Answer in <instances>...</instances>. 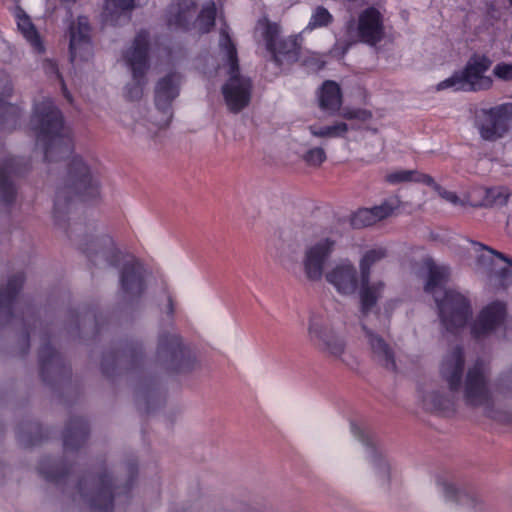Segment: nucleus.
<instances>
[{
    "label": "nucleus",
    "instance_id": "nucleus-1",
    "mask_svg": "<svg viewBox=\"0 0 512 512\" xmlns=\"http://www.w3.org/2000/svg\"><path fill=\"white\" fill-rule=\"evenodd\" d=\"M465 356L459 345L453 347L443 358L440 375L449 392L433 390L422 397L423 408L443 415L456 410L457 395L462 394L468 407L482 408L486 417L501 420L502 414L495 408L493 393L489 387L490 374L482 360L468 368L464 379Z\"/></svg>",
    "mask_w": 512,
    "mask_h": 512
},
{
    "label": "nucleus",
    "instance_id": "nucleus-2",
    "mask_svg": "<svg viewBox=\"0 0 512 512\" xmlns=\"http://www.w3.org/2000/svg\"><path fill=\"white\" fill-rule=\"evenodd\" d=\"M25 275L17 272L11 275L7 283L0 287V329L6 326H21L19 339V355L24 357L30 349V337L36 334L39 327L41 346L38 351L39 373L44 384L56 390L71 378V367L66 364L64 357L50 345L51 328L43 326L37 318L34 306L27 305L21 316L14 311L16 298L23 288Z\"/></svg>",
    "mask_w": 512,
    "mask_h": 512
},
{
    "label": "nucleus",
    "instance_id": "nucleus-3",
    "mask_svg": "<svg viewBox=\"0 0 512 512\" xmlns=\"http://www.w3.org/2000/svg\"><path fill=\"white\" fill-rule=\"evenodd\" d=\"M124 475L113 476L106 467L98 468L94 473L83 476L77 483V493L72 502L82 500L91 512H112L114 499L128 497L138 476V464L129 460L123 467Z\"/></svg>",
    "mask_w": 512,
    "mask_h": 512
},
{
    "label": "nucleus",
    "instance_id": "nucleus-4",
    "mask_svg": "<svg viewBox=\"0 0 512 512\" xmlns=\"http://www.w3.org/2000/svg\"><path fill=\"white\" fill-rule=\"evenodd\" d=\"M37 142L43 145L44 161L53 162L68 157L72 140L64 124L62 112L50 100L36 105L31 118Z\"/></svg>",
    "mask_w": 512,
    "mask_h": 512
},
{
    "label": "nucleus",
    "instance_id": "nucleus-5",
    "mask_svg": "<svg viewBox=\"0 0 512 512\" xmlns=\"http://www.w3.org/2000/svg\"><path fill=\"white\" fill-rule=\"evenodd\" d=\"M100 185L89 166L79 156L71 159L62 184L57 188L54 200V218L57 225L64 223L68 206L74 198L83 201L99 196Z\"/></svg>",
    "mask_w": 512,
    "mask_h": 512
},
{
    "label": "nucleus",
    "instance_id": "nucleus-6",
    "mask_svg": "<svg viewBox=\"0 0 512 512\" xmlns=\"http://www.w3.org/2000/svg\"><path fill=\"white\" fill-rule=\"evenodd\" d=\"M81 232L82 225L74 223L69 226L67 235L77 243L92 266L99 269L119 267L122 261V253L111 236L107 234L98 236L85 234L81 236Z\"/></svg>",
    "mask_w": 512,
    "mask_h": 512
},
{
    "label": "nucleus",
    "instance_id": "nucleus-7",
    "mask_svg": "<svg viewBox=\"0 0 512 512\" xmlns=\"http://www.w3.org/2000/svg\"><path fill=\"white\" fill-rule=\"evenodd\" d=\"M220 45L229 64V79L222 86V94L229 111L239 113L250 103L252 81L240 74L237 49L228 34H223Z\"/></svg>",
    "mask_w": 512,
    "mask_h": 512
},
{
    "label": "nucleus",
    "instance_id": "nucleus-8",
    "mask_svg": "<svg viewBox=\"0 0 512 512\" xmlns=\"http://www.w3.org/2000/svg\"><path fill=\"white\" fill-rule=\"evenodd\" d=\"M154 364L168 374L188 373L195 367V357L178 333L162 330L158 334Z\"/></svg>",
    "mask_w": 512,
    "mask_h": 512
},
{
    "label": "nucleus",
    "instance_id": "nucleus-9",
    "mask_svg": "<svg viewBox=\"0 0 512 512\" xmlns=\"http://www.w3.org/2000/svg\"><path fill=\"white\" fill-rule=\"evenodd\" d=\"M388 251L386 248L377 247L367 250L359 261L360 269V314L361 319L368 317L370 313L378 314L377 303L381 298L386 284L382 280L371 281L372 267L386 258Z\"/></svg>",
    "mask_w": 512,
    "mask_h": 512
},
{
    "label": "nucleus",
    "instance_id": "nucleus-10",
    "mask_svg": "<svg viewBox=\"0 0 512 512\" xmlns=\"http://www.w3.org/2000/svg\"><path fill=\"white\" fill-rule=\"evenodd\" d=\"M492 61L486 55L474 53L462 70L455 71L449 78L437 85V90L453 88L455 91L477 92L492 86V79L485 73Z\"/></svg>",
    "mask_w": 512,
    "mask_h": 512
},
{
    "label": "nucleus",
    "instance_id": "nucleus-11",
    "mask_svg": "<svg viewBox=\"0 0 512 512\" xmlns=\"http://www.w3.org/2000/svg\"><path fill=\"white\" fill-rule=\"evenodd\" d=\"M347 33L348 39L337 43L342 49V55L358 41L375 46L385 37L383 15L377 8L368 7L359 14L357 24L354 19L348 21Z\"/></svg>",
    "mask_w": 512,
    "mask_h": 512
},
{
    "label": "nucleus",
    "instance_id": "nucleus-12",
    "mask_svg": "<svg viewBox=\"0 0 512 512\" xmlns=\"http://www.w3.org/2000/svg\"><path fill=\"white\" fill-rule=\"evenodd\" d=\"M149 35L146 31L139 32L134 38L132 47L124 53V59L132 71V82L125 86V96L130 101H138L143 95L147 83L146 72L149 68Z\"/></svg>",
    "mask_w": 512,
    "mask_h": 512
},
{
    "label": "nucleus",
    "instance_id": "nucleus-13",
    "mask_svg": "<svg viewBox=\"0 0 512 512\" xmlns=\"http://www.w3.org/2000/svg\"><path fill=\"white\" fill-rule=\"evenodd\" d=\"M144 362L143 345L138 340H124L117 343L103 354L101 371L112 378L124 372L139 369Z\"/></svg>",
    "mask_w": 512,
    "mask_h": 512
},
{
    "label": "nucleus",
    "instance_id": "nucleus-14",
    "mask_svg": "<svg viewBox=\"0 0 512 512\" xmlns=\"http://www.w3.org/2000/svg\"><path fill=\"white\" fill-rule=\"evenodd\" d=\"M147 289L146 271L142 263L132 258L125 261L119 272V301L123 310H135Z\"/></svg>",
    "mask_w": 512,
    "mask_h": 512
},
{
    "label": "nucleus",
    "instance_id": "nucleus-15",
    "mask_svg": "<svg viewBox=\"0 0 512 512\" xmlns=\"http://www.w3.org/2000/svg\"><path fill=\"white\" fill-rule=\"evenodd\" d=\"M258 24L263 27L262 36L272 61L281 66L293 64L300 59L303 40L301 35L280 38L281 27L279 24L268 19L259 20Z\"/></svg>",
    "mask_w": 512,
    "mask_h": 512
},
{
    "label": "nucleus",
    "instance_id": "nucleus-16",
    "mask_svg": "<svg viewBox=\"0 0 512 512\" xmlns=\"http://www.w3.org/2000/svg\"><path fill=\"white\" fill-rule=\"evenodd\" d=\"M439 318L445 329L456 333L472 318L470 300L455 289H446L442 295H435Z\"/></svg>",
    "mask_w": 512,
    "mask_h": 512
},
{
    "label": "nucleus",
    "instance_id": "nucleus-17",
    "mask_svg": "<svg viewBox=\"0 0 512 512\" xmlns=\"http://www.w3.org/2000/svg\"><path fill=\"white\" fill-rule=\"evenodd\" d=\"M512 123V103H504L489 109H480L476 114V125L480 136L486 141L502 138Z\"/></svg>",
    "mask_w": 512,
    "mask_h": 512
},
{
    "label": "nucleus",
    "instance_id": "nucleus-18",
    "mask_svg": "<svg viewBox=\"0 0 512 512\" xmlns=\"http://www.w3.org/2000/svg\"><path fill=\"white\" fill-rule=\"evenodd\" d=\"M29 161L23 157L0 158V202L11 207L17 196V180L29 171Z\"/></svg>",
    "mask_w": 512,
    "mask_h": 512
},
{
    "label": "nucleus",
    "instance_id": "nucleus-19",
    "mask_svg": "<svg viewBox=\"0 0 512 512\" xmlns=\"http://www.w3.org/2000/svg\"><path fill=\"white\" fill-rule=\"evenodd\" d=\"M507 316L506 304L493 301L485 306L471 325V335L477 340H483L500 328Z\"/></svg>",
    "mask_w": 512,
    "mask_h": 512
},
{
    "label": "nucleus",
    "instance_id": "nucleus-20",
    "mask_svg": "<svg viewBox=\"0 0 512 512\" xmlns=\"http://www.w3.org/2000/svg\"><path fill=\"white\" fill-rule=\"evenodd\" d=\"M335 246V241L325 238L307 247L302 260L303 270L307 280L320 281L324 275V268Z\"/></svg>",
    "mask_w": 512,
    "mask_h": 512
},
{
    "label": "nucleus",
    "instance_id": "nucleus-21",
    "mask_svg": "<svg viewBox=\"0 0 512 512\" xmlns=\"http://www.w3.org/2000/svg\"><path fill=\"white\" fill-rule=\"evenodd\" d=\"M308 335L320 351L326 352L330 356L339 358L345 351L344 340L324 326L316 314L310 315Z\"/></svg>",
    "mask_w": 512,
    "mask_h": 512
},
{
    "label": "nucleus",
    "instance_id": "nucleus-22",
    "mask_svg": "<svg viewBox=\"0 0 512 512\" xmlns=\"http://www.w3.org/2000/svg\"><path fill=\"white\" fill-rule=\"evenodd\" d=\"M351 431L353 435L366 447L370 462L373 465L381 484L384 487H388L390 481V464L379 447L377 439L374 435L367 432L354 422H351Z\"/></svg>",
    "mask_w": 512,
    "mask_h": 512
},
{
    "label": "nucleus",
    "instance_id": "nucleus-23",
    "mask_svg": "<svg viewBox=\"0 0 512 512\" xmlns=\"http://www.w3.org/2000/svg\"><path fill=\"white\" fill-rule=\"evenodd\" d=\"M103 316L94 310L83 312L70 310L67 315V323L64 330L71 338H88L98 335L102 329Z\"/></svg>",
    "mask_w": 512,
    "mask_h": 512
},
{
    "label": "nucleus",
    "instance_id": "nucleus-24",
    "mask_svg": "<svg viewBox=\"0 0 512 512\" xmlns=\"http://www.w3.org/2000/svg\"><path fill=\"white\" fill-rule=\"evenodd\" d=\"M325 279L340 295L351 296L360 291V275L348 259L337 263L325 274Z\"/></svg>",
    "mask_w": 512,
    "mask_h": 512
},
{
    "label": "nucleus",
    "instance_id": "nucleus-25",
    "mask_svg": "<svg viewBox=\"0 0 512 512\" xmlns=\"http://www.w3.org/2000/svg\"><path fill=\"white\" fill-rule=\"evenodd\" d=\"M91 27L88 18L79 16L69 27V53L72 62L77 59L87 60L91 55Z\"/></svg>",
    "mask_w": 512,
    "mask_h": 512
},
{
    "label": "nucleus",
    "instance_id": "nucleus-26",
    "mask_svg": "<svg viewBox=\"0 0 512 512\" xmlns=\"http://www.w3.org/2000/svg\"><path fill=\"white\" fill-rule=\"evenodd\" d=\"M176 77L175 73H169L161 78L155 87V105L165 117V124H168L172 119V102L179 95V85Z\"/></svg>",
    "mask_w": 512,
    "mask_h": 512
},
{
    "label": "nucleus",
    "instance_id": "nucleus-27",
    "mask_svg": "<svg viewBox=\"0 0 512 512\" xmlns=\"http://www.w3.org/2000/svg\"><path fill=\"white\" fill-rule=\"evenodd\" d=\"M89 434V424L83 417H70L63 431L64 453H74L80 450L86 444Z\"/></svg>",
    "mask_w": 512,
    "mask_h": 512
},
{
    "label": "nucleus",
    "instance_id": "nucleus-28",
    "mask_svg": "<svg viewBox=\"0 0 512 512\" xmlns=\"http://www.w3.org/2000/svg\"><path fill=\"white\" fill-rule=\"evenodd\" d=\"M197 8V3L194 0H176L167 9L168 25L183 31H190L194 26Z\"/></svg>",
    "mask_w": 512,
    "mask_h": 512
},
{
    "label": "nucleus",
    "instance_id": "nucleus-29",
    "mask_svg": "<svg viewBox=\"0 0 512 512\" xmlns=\"http://www.w3.org/2000/svg\"><path fill=\"white\" fill-rule=\"evenodd\" d=\"M135 397L138 405L143 403L147 413L160 406L164 402V394L159 379L152 376L142 377L136 386Z\"/></svg>",
    "mask_w": 512,
    "mask_h": 512
},
{
    "label": "nucleus",
    "instance_id": "nucleus-30",
    "mask_svg": "<svg viewBox=\"0 0 512 512\" xmlns=\"http://www.w3.org/2000/svg\"><path fill=\"white\" fill-rule=\"evenodd\" d=\"M361 326L365 336L368 338L375 360L385 369L393 372L396 371L395 356L390 346L381 336L369 329L364 322H362Z\"/></svg>",
    "mask_w": 512,
    "mask_h": 512
},
{
    "label": "nucleus",
    "instance_id": "nucleus-31",
    "mask_svg": "<svg viewBox=\"0 0 512 512\" xmlns=\"http://www.w3.org/2000/svg\"><path fill=\"white\" fill-rule=\"evenodd\" d=\"M361 326L365 336L368 338L375 360L385 369L393 372L396 371L395 356L390 346L381 336L369 329L364 322H362Z\"/></svg>",
    "mask_w": 512,
    "mask_h": 512
},
{
    "label": "nucleus",
    "instance_id": "nucleus-32",
    "mask_svg": "<svg viewBox=\"0 0 512 512\" xmlns=\"http://www.w3.org/2000/svg\"><path fill=\"white\" fill-rule=\"evenodd\" d=\"M396 205L384 202L373 208H362L355 212L350 219V224L355 229L371 226L392 214Z\"/></svg>",
    "mask_w": 512,
    "mask_h": 512
},
{
    "label": "nucleus",
    "instance_id": "nucleus-33",
    "mask_svg": "<svg viewBox=\"0 0 512 512\" xmlns=\"http://www.w3.org/2000/svg\"><path fill=\"white\" fill-rule=\"evenodd\" d=\"M426 264L428 278L424 290L432 294L435 299V295H442L444 290H446L445 286L450 279V269L446 266L436 265L432 260H429Z\"/></svg>",
    "mask_w": 512,
    "mask_h": 512
},
{
    "label": "nucleus",
    "instance_id": "nucleus-34",
    "mask_svg": "<svg viewBox=\"0 0 512 512\" xmlns=\"http://www.w3.org/2000/svg\"><path fill=\"white\" fill-rule=\"evenodd\" d=\"M38 472L46 481L60 485L65 482L69 467L63 460L45 456L39 462Z\"/></svg>",
    "mask_w": 512,
    "mask_h": 512
},
{
    "label": "nucleus",
    "instance_id": "nucleus-35",
    "mask_svg": "<svg viewBox=\"0 0 512 512\" xmlns=\"http://www.w3.org/2000/svg\"><path fill=\"white\" fill-rule=\"evenodd\" d=\"M440 484L442 485L443 492L447 500L462 506H467L472 510V512L482 510V504L472 491L460 489L453 483H449L447 481L440 482Z\"/></svg>",
    "mask_w": 512,
    "mask_h": 512
},
{
    "label": "nucleus",
    "instance_id": "nucleus-36",
    "mask_svg": "<svg viewBox=\"0 0 512 512\" xmlns=\"http://www.w3.org/2000/svg\"><path fill=\"white\" fill-rule=\"evenodd\" d=\"M342 104V95L339 85L331 80H327L321 87V94L319 97V105L321 109L335 114L339 111Z\"/></svg>",
    "mask_w": 512,
    "mask_h": 512
},
{
    "label": "nucleus",
    "instance_id": "nucleus-37",
    "mask_svg": "<svg viewBox=\"0 0 512 512\" xmlns=\"http://www.w3.org/2000/svg\"><path fill=\"white\" fill-rule=\"evenodd\" d=\"M16 436L20 445L28 448L40 444L46 435L38 422L26 421L17 427Z\"/></svg>",
    "mask_w": 512,
    "mask_h": 512
},
{
    "label": "nucleus",
    "instance_id": "nucleus-38",
    "mask_svg": "<svg viewBox=\"0 0 512 512\" xmlns=\"http://www.w3.org/2000/svg\"><path fill=\"white\" fill-rule=\"evenodd\" d=\"M385 181L392 185L409 182L422 183L425 185L432 184L433 177L417 170H396L388 173L385 176Z\"/></svg>",
    "mask_w": 512,
    "mask_h": 512
},
{
    "label": "nucleus",
    "instance_id": "nucleus-39",
    "mask_svg": "<svg viewBox=\"0 0 512 512\" xmlns=\"http://www.w3.org/2000/svg\"><path fill=\"white\" fill-rule=\"evenodd\" d=\"M217 15V8L214 1L206 2L197 17L194 19V26L197 27L198 32L201 34H207L211 32L215 27Z\"/></svg>",
    "mask_w": 512,
    "mask_h": 512
},
{
    "label": "nucleus",
    "instance_id": "nucleus-40",
    "mask_svg": "<svg viewBox=\"0 0 512 512\" xmlns=\"http://www.w3.org/2000/svg\"><path fill=\"white\" fill-rule=\"evenodd\" d=\"M19 118L20 110L17 106L6 102H0V129H14L18 123Z\"/></svg>",
    "mask_w": 512,
    "mask_h": 512
},
{
    "label": "nucleus",
    "instance_id": "nucleus-41",
    "mask_svg": "<svg viewBox=\"0 0 512 512\" xmlns=\"http://www.w3.org/2000/svg\"><path fill=\"white\" fill-rule=\"evenodd\" d=\"M348 130L349 126L345 122H336L333 125L323 127L309 126V131L313 136L322 138L344 137Z\"/></svg>",
    "mask_w": 512,
    "mask_h": 512
},
{
    "label": "nucleus",
    "instance_id": "nucleus-42",
    "mask_svg": "<svg viewBox=\"0 0 512 512\" xmlns=\"http://www.w3.org/2000/svg\"><path fill=\"white\" fill-rule=\"evenodd\" d=\"M18 27L23 33L24 37L37 49H42L39 34L27 15L19 18Z\"/></svg>",
    "mask_w": 512,
    "mask_h": 512
},
{
    "label": "nucleus",
    "instance_id": "nucleus-43",
    "mask_svg": "<svg viewBox=\"0 0 512 512\" xmlns=\"http://www.w3.org/2000/svg\"><path fill=\"white\" fill-rule=\"evenodd\" d=\"M332 21L333 16L330 12L323 6H317L311 15L307 28L315 29L318 27H325L332 23Z\"/></svg>",
    "mask_w": 512,
    "mask_h": 512
},
{
    "label": "nucleus",
    "instance_id": "nucleus-44",
    "mask_svg": "<svg viewBox=\"0 0 512 512\" xmlns=\"http://www.w3.org/2000/svg\"><path fill=\"white\" fill-rule=\"evenodd\" d=\"M509 196L506 188H491L486 192L485 201L488 205L502 207L507 204Z\"/></svg>",
    "mask_w": 512,
    "mask_h": 512
},
{
    "label": "nucleus",
    "instance_id": "nucleus-45",
    "mask_svg": "<svg viewBox=\"0 0 512 512\" xmlns=\"http://www.w3.org/2000/svg\"><path fill=\"white\" fill-rule=\"evenodd\" d=\"M491 280L497 288L506 289L512 284V270L508 267L501 268L491 275Z\"/></svg>",
    "mask_w": 512,
    "mask_h": 512
},
{
    "label": "nucleus",
    "instance_id": "nucleus-46",
    "mask_svg": "<svg viewBox=\"0 0 512 512\" xmlns=\"http://www.w3.org/2000/svg\"><path fill=\"white\" fill-rule=\"evenodd\" d=\"M496 391L505 397H512V368L497 379Z\"/></svg>",
    "mask_w": 512,
    "mask_h": 512
},
{
    "label": "nucleus",
    "instance_id": "nucleus-47",
    "mask_svg": "<svg viewBox=\"0 0 512 512\" xmlns=\"http://www.w3.org/2000/svg\"><path fill=\"white\" fill-rule=\"evenodd\" d=\"M326 158L324 149L320 147L311 148L303 155V160L310 166H320Z\"/></svg>",
    "mask_w": 512,
    "mask_h": 512
},
{
    "label": "nucleus",
    "instance_id": "nucleus-48",
    "mask_svg": "<svg viewBox=\"0 0 512 512\" xmlns=\"http://www.w3.org/2000/svg\"><path fill=\"white\" fill-rule=\"evenodd\" d=\"M426 185L432 187L438 193V195L441 198L445 199L446 201L451 202L455 205L460 202V199L456 195V193L444 189L442 186L437 184L434 179H433L432 184H426Z\"/></svg>",
    "mask_w": 512,
    "mask_h": 512
},
{
    "label": "nucleus",
    "instance_id": "nucleus-49",
    "mask_svg": "<svg viewBox=\"0 0 512 512\" xmlns=\"http://www.w3.org/2000/svg\"><path fill=\"white\" fill-rule=\"evenodd\" d=\"M302 65L310 69L311 71H319L323 69L325 62L315 55L307 56L303 58Z\"/></svg>",
    "mask_w": 512,
    "mask_h": 512
},
{
    "label": "nucleus",
    "instance_id": "nucleus-50",
    "mask_svg": "<svg viewBox=\"0 0 512 512\" xmlns=\"http://www.w3.org/2000/svg\"><path fill=\"white\" fill-rule=\"evenodd\" d=\"M494 74L501 79H511L512 78V65L500 63L497 64L494 68Z\"/></svg>",
    "mask_w": 512,
    "mask_h": 512
},
{
    "label": "nucleus",
    "instance_id": "nucleus-51",
    "mask_svg": "<svg viewBox=\"0 0 512 512\" xmlns=\"http://www.w3.org/2000/svg\"><path fill=\"white\" fill-rule=\"evenodd\" d=\"M120 10H131L134 7V0H110Z\"/></svg>",
    "mask_w": 512,
    "mask_h": 512
},
{
    "label": "nucleus",
    "instance_id": "nucleus-52",
    "mask_svg": "<svg viewBox=\"0 0 512 512\" xmlns=\"http://www.w3.org/2000/svg\"><path fill=\"white\" fill-rule=\"evenodd\" d=\"M356 110V119L360 121H368L372 118V113L366 109H355Z\"/></svg>",
    "mask_w": 512,
    "mask_h": 512
},
{
    "label": "nucleus",
    "instance_id": "nucleus-53",
    "mask_svg": "<svg viewBox=\"0 0 512 512\" xmlns=\"http://www.w3.org/2000/svg\"><path fill=\"white\" fill-rule=\"evenodd\" d=\"M483 249H486L490 251L492 254L496 255L498 258L502 259L503 261L507 262L512 267V259H509L505 254L495 251L485 245H481Z\"/></svg>",
    "mask_w": 512,
    "mask_h": 512
},
{
    "label": "nucleus",
    "instance_id": "nucleus-54",
    "mask_svg": "<svg viewBox=\"0 0 512 512\" xmlns=\"http://www.w3.org/2000/svg\"><path fill=\"white\" fill-rule=\"evenodd\" d=\"M167 315L172 319L173 316H174V311H175V308H174V301H173V298L171 296H168L167 298Z\"/></svg>",
    "mask_w": 512,
    "mask_h": 512
},
{
    "label": "nucleus",
    "instance_id": "nucleus-55",
    "mask_svg": "<svg viewBox=\"0 0 512 512\" xmlns=\"http://www.w3.org/2000/svg\"><path fill=\"white\" fill-rule=\"evenodd\" d=\"M341 115L348 120L356 119V110H344Z\"/></svg>",
    "mask_w": 512,
    "mask_h": 512
},
{
    "label": "nucleus",
    "instance_id": "nucleus-56",
    "mask_svg": "<svg viewBox=\"0 0 512 512\" xmlns=\"http://www.w3.org/2000/svg\"><path fill=\"white\" fill-rule=\"evenodd\" d=\"M4 469H5V466H4V464L0 461V476L4 474Z\"/></svg>",
    "mask_w": 512,
    "mask_h": 512
},
{
    "label": "nucleus",
    "instance_id": "nucleus-57",
    "mask_svg": "<svg viewBox=\"0 0 512 512\" xmlns=\"http://www.w3.org/2000/svg\"><path fill=\"white\" fill-rule=\"evenodd\" d=\"M4 429H3V426L0 424V436L2 435Z\"/></svg>",
    "mask_w": 512,
    "mask_h": 512
},
{
    "label": "nucleus",
    "instance_id": "nucleus-58",
    "mask_svg": "<svg viewBox=\"0 0 512 512\" xmlns=\"http://www.w3.org/2000/svg\"><path fill=\"white\" fill-rule=\"evenodd\" d=\"M509 4L512 6V0H508Z\"/></svg>",
    "mask_w": 512,
    "mask_h": 512
}]
</instances>
